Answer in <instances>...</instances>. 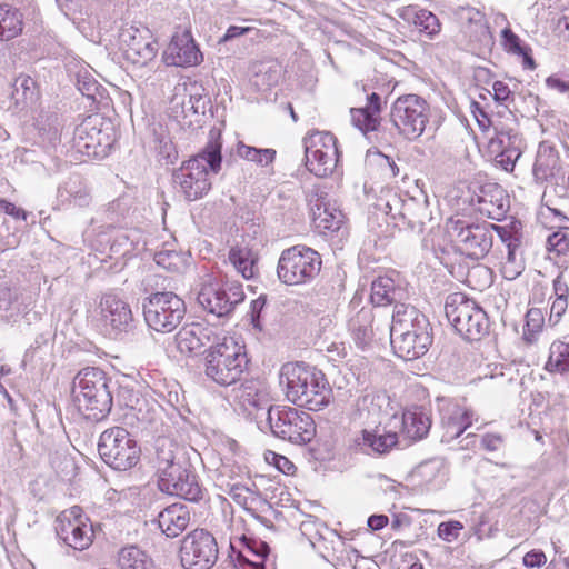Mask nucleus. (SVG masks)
<instances>
[{
  "instance_id": "nucleus-63",
  "label": "nucleus",
  "mask_w": 569,
  "mask_h": 569,
  "mask_svg": "<svg viewBox=\"0 0 569 569\" xmlns=\"http://www.w3.org/2000/svg\"><path fill=\"white\" fill-rule=\"evenodd\" d=\"M547 561L546 555L542 551L531 550L523 557V563L528 568L541 567Z\"/></svg>"
},
{
  "instance_id": "nucleus-56",
  "label": "nucleus",
  "mask_w": 569,
  "mask_h": 569,
  "mask_svg": "<svg viewBox=\"0 0 569 569\" xmlns=\"http://www.w3.org/2000/svg\"><path fill=\"white\" fill-rule=\"evenodd\" d=\"M502 42L508 52L513 54L522 53V50L526 48L520 44L519 37L511 31V29L506 28L501 31Z\"/></svg>"
},
{
  "instance_id": "nucleus-7",
  "label": "nucleus",
  "mask_w": 569,
  "mask_h": 569,
  "mask_svg": "<svg viewBox=\"0 0 569 569\" xmlns=\"http://www.w3.org/2000/svg\"><path fill=\"white\" fill-rule=\"evenodd\" d=\"M267 420L273 436L295 445H306L316 436L312 417L297 408L271 406L267 411Z\"/></svg>"
},
{
  "instance_id": "nucleus-43",
  "label": "nucleus",
  "mask_w": 569,
  "mask_h": 569,
  "mask_svg": "<svg viewBox=\"0 0 569 569\" xmlns=\"http://www.w3.org/2000/svg\"><path fill=\"white\" fill-rule=\"evenodd\" d=\"M503 192V189L497 184L483 187L479 196V203L482 204L481 210L492 218H496L495 214L502 216L506 212Z\"/></svg>"
},
{
  "instance_id": "nucleus-23",
  "label": "nucleus",
  "mask_w": 569,
  "mask_h": 569,
  "mask_svg": "<svg viewBox=\"0 0 569 569\" xmlns=\"http://www.w3.org/2000/svg\"><path fill=\"white\" fill-rule=\"evenodd\" d=\"M532 172L538 182L558 183L559 179L565 178L558 151L548 142L543 141L539 144Z\"/></svg>"
},
{
  "instance_id": "nucleus-62",
  "label": "nucleus",
  "mask_w": 569,
  "mask_h": 569,
  "mask_svg": "<svg viewBox=\"0 0 569 569\" xmlns=\"http://www.w3.org/2000/svg\"><path fill=\"white\" fill-rule=\"evenodd\" d=\"M0 210L8 216L13 217L14 219H21L26 221L28 217V213L23 209L16 207L14 203L6 199H0Z\"/></svg>"
},
{
  "instance_id": "nucleus-39",
  "label": "nucleus",
  "mask_w": 569,
  "mask_h": 569,
  "mask_svg": "<svg viewBox=\"0 0 569 569\" xmlns=\"http://www.w3.org/2000/svg\"><path fill=\"white\" fill-rule=\"evenodd\" d=\"M99 122V116H90L74 131L73 140L76 147L88 157L93 158V151H96V134L93 132H97V124Z\"/></svg>"
},
{
  "instance_id": "nucleus-53",
  "label": "nucleus",
  "mask_w": 569,
  "mask_h": 569,
  "mask_svg": "<svg viewBox=\"0 0 569 569\" xmlns=\"http://www.w3.org/2000/svg\"><path fill=\"white\" fill-rule=\"evenodd\" d=\"M133 248L134 242L131 239V233L129 231L119 232L111 244V250L122 256L131 252Z\"/></svg>"
},
{
  "instance_id": "nucleus-3",
  "label": "nucleus",
  "mask_w": 569,
  "mask_h": 569,
  "mask_svg": "<svg viewBox=\"0 0 569 569\" xmlns=\"http://www.w3.org/2000/svg\"><path fill=\"white\" fill-rule=\"evenodd\" d=\"M109 383L106 373L94 367L84 368L74 377L73 399L86 419L100 421L110 413L113 398Z\"/></svg>"
},
{
  "instance_id": "nucleus-8",
  "label": "nucleus",
  "mask_w": 569,
  "mask_h": 569,
  "mask_svg": "<svg viewBox=\"0 0 569 569\" xmlns=\"http://www.w3.org/2000/svg\"><path fill=\"white\" fill-rule=\"evenodd\" d=\"M320 254L306 246L297 244L282 251L277 267L279 279L290 286L312 281L321 270Z\"/></svg>"
},
{
  "instance_id": "nucleus-22",
  "label": "nucleus",
  "mask_w": 569,
  "mask_h": 569,
  "mask_svg": "<svg viewBox=\"0 0 569 569\" xmlns=\"http://www.w3.org/2000/svg\"><path fill=\"white\" fill-rule=\"evenodd\" d=\"M200 60L201 53L188 32L174 36L164 52V61L171 66L190 67Z\"/></svg>"
},
{
  "instance_id": "nucleus-50",
  "label": "nucleus",
  "mask_w": 569,
  "mask_h": 569,
  "mask_svg": "<svg viewBox=\"0 0 569 569\" xmlns=\"http://www.w3.org/2000/svg\"><path fill=\"white\" fill-rule=\"evenodd\" d=\"M154 261L159 267L171 272H179L184 264L181 254L173 250H161L157 252L154 254Z\"/></svg>"
},
{
  "instance_id": "nucleus-5",
  "label": "nucleus",
  "mask_w": 569,
  "mask_h": 569,
  "mask_svg": "<svg viewBox=\"0 0 569 569\" xmlns=\"http://www.w3.org/2000/svg\"><path fill=\"white\" fill-rule=\"evenodd\" d=\"M447 230L451 239L457 243L459 250L468 258L480 260L483 259L491 250L495 233L502 241L507 230L493 223H469L463 219H450L447 222Z\"/></svg>"
},
{
  "instance_id": "nucleus-64",
  "label": "nucleus",
  "mask_w": 569,
  "mask_h": 569,
  "mask_svg": "<svg viewBox=\"0 0 569 569\" xmlns=\"http://www.w3.org/2000/svg\"><path fill=\"white\" fill-rule=\"evenodd\" d=\"M553 295L555 298H563L568 299L569 295V286L568 282L565 279L563 272H560L555 279H553Z\"/></svg>"
},
{
  "instance_id": "nucleus-10",
  "label": "nucleus",
  "mask_w": 569,
  "mask_h": 569,
  "mask_svg": "<svg viewBox=\"0 0 569 569\" xmlns=\"http://www.w3.org/2000/svg\"><path fill=\"white\" fill-rule=\"evenodd\" d=\"M186 311L184 301L171 291L154 292L143 302L146 323L157 332L173 331L183 320Z\"/></svg>"
},
{
  "instance_id": "nucleus-47",
  "label": "nucleus",
  "mask_w": 569,
  "mask_h": 569,
  "mask_svg": "<svg viewBox=\"0 0 569 569\" xmlns=\"http://www.w3.org/2000/svg\"><path fill=\"white\" fill-rule=\"evenodd\" d=\"M543 323L545 317L542 310L539 308L529 309L526 313L522 339L529 345L537 342L538 335L541 332Z\"/></svg>"
},
{
  "instance_id": "nucleus-57",
  "label": "nucleus",
  "mask_w": 569,
  "mask_h": 569,
  "mask_svg": "<svg viewBox=\"0 0 569 569\" xmlns=\"http://www.w3.org/2000/svg\"><path fill=\"white\" fill-rule=\"evenodd\" d=\"M267 299L264 296H259L257 299L251 301L250 305V320L254 328L261 330V312L266 306Z\"/></svg>"
},
{
  "instance_id": "nucleus-37",
  "label": "nucleus",
  "mask_w": 569,
  "mask_h": 569,
  "mask_svg": "<svg viewBox=\"0 0 569 569\" xmlns=\"http://www.w3.org/2000/svg\"><path fill=\"white\" fill-rule=\"evenodd\" d=\"M397 442L398 436L396 432L385 430L381 432L379 429L372 431L363 430L361 438L357 440L359 446H363L371 452L379 455L387 453Z\"/></svg>"
},
{
  "instance_id": "nucleus-18",
  "label": "nucleus",
  "mask_w": 569,
  "mask_h": 569,
  "mask_svg": "<svg viewBox=\"0 0 569 569\" xmlns=\"http://www.w3.org/2000/svg\"><path fill=\"white\" fill-rule=\"evenodd\" d=\"M167 478L158 480L162 492L177 496L182 499L197 502L203 498V489L198 481V477L183 465L179 471L167 473Z\"/></svg>"
},
{
  "instance_id": "nucleus-48",
  "label": "nucleus",
  "mask_w": 569,
  "mask_h": 569,
  "mask_svg": "<svg viewBox=\"0 0 569 569\" xmlns=\"http://www.w3.org/2000/svg\"><path fill=\"white\" fill-rule=\"evenodd\" d=\"M93 133L96 134V151H93V158L102 159L109 154L114 142L112 128L110 124L103 128V121L102 118H100V122L97 124V132Z\"/></svg>"
},
{
  "instance_id": "nucleus-59",
  "label": "nucleus",
  "mask_w": 569,
  "mask_h": 569,
  "mask_svg": "<svg viewBox=\"0 0 569 569\" xmlns=\"http://www.w3.org/2000/svg\"><path fill=\"white\" fill-rule=\"evenodd\" d=\"M415 202L413 200H409L403 203V208L401 211V216L403 219L408 220V223L415 228L417 226L421 227L423 226V221L419 214H416L413 211Z\"/></svg>"
},
{
  "instance_id": "nucleus-14",
  "label": "nucleus",
  "mask_w": 569,
  "mask_h": 569,
  "mask_svg": "<svg viewBox=\"0 0 569 569\" xmlns=\"http://www.w3.org/2000/svg\"><path fill=\"white\" fill-rule=\"evenodd\" d=\"M216 538L204 529H196L181 541L180 561L184 569H211L218 559Z\"/></svg>"
},
{
  "instance_id": "nucleus-17",
  "label": "nucleus",
  "mask_w": 569,
  "mask_h": 569,
  "mask_svg": "<svg viewBox=\"0 0 569 569\" xmlns=\"http://www.w3.org/2000/svg\"><path fill=\"white\" fill-rule=\"evenodd\" d=\"M495 137L490 139V148L498 152L499 163L506 171L515 168L517 160L521 157L523 141L519 134L518 127L512 120L511 124H493Z\"/></svg>"
},
{
  "instance_id": "nucleus-36",
  "label": "nucleus",
  "mask_w": 569,
  "mask_h": 569,
  "mask_svg": "<svg viewBox=\"0 0 569 569\" xmlns=\"http://www.w3.org/2000/svg\"><path fill=\"white\" fill-rule=\"evenodd\" d=\"M23 17L19 9L8 3L0 4V41H9L21 34Z\"/></svg>"
},
{
  "instance_id": "nucleus-25",
  "label": "nucleus",
  "mask_w": 569,
  "mask_h": 569,
  "mask_svg": "<svg viewBox=\"0 0 569 569\" xmlns=\"http://www.w3.org/2000/svg\"><path fill=\"white\" fill-rule=\"evenodd\" d=\"M382 110V101L380 94L372 92L367 96V104L361 108H352L351 122L361 132L369 133L376 131L380 126V112Z\"/></svg>"
},
{
  "instance_id": "nucleus-20",
  "label": "nucleus",
  "mask_w": 569,
  "mask_h": 569,
  "mask_svg": "<svg viewBox=\"0 0 569 569\" xmlns=\"http://www.w3.org/2000/svg\"><path fill=\"white\" fill-rule=\"evenodd\" d=\"M390 342L395 353L403 360H413L423 356L432 342L430 331H426V325L418 326L417 332L406 335H390Z\"/></svg>"
},
{
  "instance_id": "nucleus-35",
  "label": "nucleus",
  "mask_w": 569,
  "mask_h": 569,
  "mask_svg": "<svg viewBox=\"0 0 569 569\" xmlns=\"http://www.w3.org/2000/svg\"><path fill=\"white\" fill-rule=\"evenodd\" d=\"M398 14L403 20L415 24L419 31L428 36H435L440 31V22L438 18L426 9H419L415 6L402 7L398 10Z\"/></svg>"
},
{
  "instance_id": "nucleus-41",
  "label": "nucleus",
  "mask_w": 569,
  "mask_h": 569,
  "mask_svg": "<svg viewBox=\"0 0 569 569\" xmlns=\"http://www.w3.org/2000/svg\"><path fill=\"white\" fill-rule=\"evenodd\" d=\"M58 198L61 202H68L80 208L89 206L91 201L88 188L78 178H71L60 187L58 189Z\"/></svg>"
},
{
  "instance_id": "nucleus-28",
  "label": "nucleus",
  "mask_w": 569,
  "mask_h": 569,
  "mask_svg": "<svg viewBox=\"0 0 569 569\" xmlns=\"http://www.w3.org/2000/svg\"><path fill=\"white\" fill-rule=\"evenodd\" d=\"M431 417L422 407H412L403 411L401 417V432L412 440L418 441L426 438L431 428Z\"/></svg>"
},
{
  "instance_id": "nucleus-55",
  "label": "nucleus",
  "mask_w": 569,
  "mask_h": 569,
  "mask_svg": "<svg viewBox=\"0 0 569 569\" xmlns=\"http://www.w3.org/2000/svg\"><path fill=\"white\" fill-rule=\"evenodd\" d=\"M463 529V526L459 521L441 522L438 527V535L445 541L451 542L456 540Z\"/></svg>"
},
{
  "instance_id": "nucleus-4",
  "label": "nucleus",
  "mask_w": 569,
  "mask_h": 569,
  "mask_svg": "<svg viewBox=\"0 0 569 569\" xmlns=\"http://www.w3.org/2000/svg\"><path fill=\"white\" fill-rule=\"evenodd\" d=\"M244 347L233 338L222 337L221 342L211 345L203 351V372L219 386H231L241 379L248 367Z\"/></svg>"
},
{
  "instance_id": "nucleus-6",
  "label": "nucleus",
  "mask_w": 569,
  "mask_h": 569,
  "mask_svg": "<svg viewBox=\"0 0 569 569\" xmlns=\"http://www.w3.org/2000/svg\"><path fill=\"white\" fill-rule=\"evenodd\" d=\"M445 315L466 340L478 341L489 332L487 313L473 300L460 292L447 297Z\"/></svg>"
},
{
  "instance_id": "nucleus-29",
  "label": "nucleus",
  "mask_w": 569,
  "mask_h": 569,
  "mask_svg": "<svg viewBox=\"0 0 569 569\" xmlns=\"http://www.w3.org/2000/svg\"><path fill=\"white\" fill-rule=\"evenodd\" d=\"M190 522V511L183 503H173L164 508L158 516L159 528L170 538L178 537Z\"/></svg>"
},
{
  "instance_id": "nucleus-30",
  "label": "nucleus",
  "mask_w": 569,
  "mask_h": 569,
  "mask_svg": "<svg viewBox=\"0 0 569 569\" xmlns=\"http://www.w3.org/2000/svg\"><path fill=\"white\" fill-rule=\"evenodd\" d=\"M456 18L461 30L471 41H483L489 34V28L485 14L472 7H459Z\"/></svg>"
},
{
  "instance_id": "nucleus-49",
  "label": "nucleus",
  "mask_w": 569,
  "mask_h": 569,
  "mask_svg": "<svg viewBox=\"0 0 569 569\" xmlns=\"http://www.w3.org/2000/svg\"><path fill=\"white\" fill-rule=\"evenodd\" d=\"M176 343L182 353L200 351V345L198 342L196 332V323L182 327L176 335Z\"/></svg>"
},
{
  "instance_id": "nucleus-24",
  "label": "nucleus",
  "mask_w": 569,
  "mask_h": 569,
  "mask_svg": "<svg viewBox=\"0 0 569 569\" xmlns=\"http://www.w3.org/2000/svg\"><path fill=\"white\" fill-rule=\"evenodd\" d=\"M473 422V412L459 405L446 408L441 418L442 442H450L460 437Z\"/></svg>"
},
{
  "instance_id": "nucleus-15",
  "label": "nucleus",
  "mask_w": 569,
  "mask_h": 569,
  "mask_svg": "<svg viewBox=\"0 0 569 569\" xmlns=\"http://www.w3.org/2000/svg\"><path fill=\"white\" fill-rule=\"evenodd\" d=\"M56 533L61 541L74 550H86L93 541V526L81 507L73 506L56 519Z\"/></svg>"
},
{
  "instance_id": "nucleus-60",
  "label": "nucleus",
  "mask_w": 569,
  "mask_h": 569,
  "mask_svg": "<svg viewBox=\"0 0 569 569\" xmlns=\"http://www.w3.org/2000/svg\"><path fill=\"white\" fill-rule=\"evenodd\" d=\"M363 401L370 402V412L372 413H379L383 407L387 408L389 406V397L385 393L368 395L363 398Z\"/></svg>"
},
{
  "instance_id": "nucleus-12",
  "label": "nucleus",
  "mask_w": 569,
  "mask_h": 569,
  "mask_svg": "<svg viewBox=\"0 0 569 569\" xmlns=\"http://www.w3.org/2000/svg\"><path fill=\"white\" fill-rule=\"evenodd\" d=\"M302 142L308 171L319 178L330 176L339 161L336 137L328 131H313L308 133Z\"/></svg>"
},
{
  "instance_id": "nucleus-61",
  "label": "nucleus",
  "mask_w": 569,
  "mask_h": 569,
  "mask_svg": "<svg viewBox=\"0 0 569 569\" xmlns=\"http://www.w3.org/2000/svg\"><path fill=\"white\" fill-rule=\"evenodd\" d=\"M77 86H78L79 91L88 98L93 99L96 92L98 91L97 81L90 77L78 78Z\"/></svg>"
},
{
  "instance_id": "nucleus-27",
  "label": "nucleus",
  "mask_w": 569,
  "mask_h": 569,
  "mask_svg": "<svg viewBox=\"0 0 569 569\" xmlns=\"http://www.w3.org/2000/svg\"><path fill=\"white\" fill-rule=\"evenodd\" d=\"M426 325V331H430V323L427 317L416 307L410 305H397L392 313L390 335H406L417 332L418 326Z\"/></svg>"
},
{
  "instance_id": "nucleus-44",
  "label": "nucleus",
  "mask_w": 569,
  "mask_h": 569,
  "mask_svg": "<svg viewBox=\"0 0 569 569\" xmlns=\"http://www.w3.org/2000/svg\"><path fill=\"white\" fill-rule=\"evenodd\" d=\"M120 569H153V561L137 546L122 548L118 555Z\"/></svg>"
},
{
  "instance_id": "nucleus-42",
  "label": "nucleus",
  "mask_w": 569,
  "mask_h": 569,
  "mask_svg": "<svg viewBox=\"0 0 569 569\" xmlns=\"http://www.w3.org/2000/svg\"><path fill=\"white\" fill-rule=\"evenodd\" d=\"M228 260L234 270L249 280L256 273V259L248 247L236 246L229 250Z\"/></svg>"
},
{
  "instance_id": "nucleus-11",
  "label": "nucleus",
  "mask_w": 569,
  "mask_h": 569,
  "mask_svg": "<svg viewBox=\"0 0 569 569\" xmlns=\"http://www.w3.org/2000/svg\"><path fill=\"white\" fill-rule=\"evenodd\" d=\"M98 451L101 459L116 470L132 468L140 457L137 441L122 427L104 430L99 439Z\"/></svg>"
},
{
  "instance_id": "nucleus-34",
  "label": "nucleus",
  "mask_w": 569,
  "mask_h": 569,
  "mask_svg": "<svg viewBox=\"0 0 569 569\" xmlns=\"http://www.w3.org/2000/svg\"><path fill=\"white\" fill-rule=\"evenodd\" d=\"M234 398L243 410L251 413L253 409L262 408L266 402L263 383L256 379L244 380L234 389Z\"/></svg>"
},
{
  "instance_id": "nucleus-26",
  "label": "nucleus",
  "mask_w": 569,
  "mask_h": 569,
  "mask_svg": "<svg viewBox=\"0 0 569 569\" xmlns=\"http://www.w3.org/2000/svg\"><path fill=\"white\" fill-rule=\"evenodd\" d=\"M181 449L168 438H159L156 443L154 465L159 480L167 478V473L179 471L184 462L181 457Z\"/></svg>"
},
{
  "instance_id": "nucleus-54",
  "label": "nucleus",
  "mask_w": 569,
  "mask_h": 569,
  "mask_svg": "<svg viewBox=\"0 0 569 569\" xmlns=\"http://www.w3.org/2000/svg\"><path fill=\"white\" fill-rule=\"evenodd\" d=\"M547 243L558 254L565 253L569 250V234L565 231L553 232L548 237Z\"/></svg>"
},
{
  "instance_id": "nucleus-31",
  "label": "nucleus",
  "mask_w": 569,
  "mask_h": 569,
  "mask_svg": "<svg viewBox=\"0 0 569 569\" xmlns=\"http://www.w3.org/2000/svg\"><path fill=\"white\" fill-rule=\"evenodd\" d=\"M311 212L313 226L320 233L336 232L340 230L343 223L342 212L331 209L319 198L316 199L315 203L311 200Z\"/></svg>"
},
{
  "instance_id": "nucleus-46",
  "label": "nucleus",
  "mask_w": 569,
  "mask_h": 569,
  "mask_svg": "<svg viewBox=\"0 0 569 569\" xmlns=\"http://www.w3.org/2000/svg\"><path fill=\"white\" fill-rule=\"evenodd\" d=\"M236 153L240 158L256 162L260 166H268L272 163L276 157V150L273 149H258L247 146L241 141L237 143Z\"/></svg>"
},
{
  "instance_id": "nucleus-16",
  "label": "nucleus",
  "mask_w": 569,
  "mask_h": 569,
  "mask_svg": "<svg viewBox=\"0 0 569 569\" xmlns=\"http://www.w3.org/2000/svg\"><path fill=\"white\" fill-rule=\"evenodd\" d=\"M119 50L124 60L134 67H144L153 61L158 43L147 28L122 27L118 34Z\"/></svg>"
},
{
  "instance_id": "nucleus-9",
  "label": "nucleus",
  "mask_w": 569,
  "mask_h": 569,
  "mask_svg": "<svg viewBox=\"0 0 569 569\" xmlns=\"http://www.w3.org/2000/svg\"><path fill=\"white\" fill-rule=\"evenodd\" d=\"M430 118L428 102L417 94H405L396 99L390 109V121L403 138L417 140L426 130Z\"/></svg>"
},
{
  "instance_id": "nucleus-51",
  "label": "nucleus",
  "mask_w": 569,
  "mask_h": 569,
  "mask_svg": "<svg viewBox=\"0 0 569 569\" xmlns=\"http://www.w3.org/2000/svg\"><path fill=\"white\" fill-rule=\"evenodd\" d=\"M117 399L121 406L138 412H142V407L147 403L144 399L139 397L138 392L128 387H120Z\"/></svg>"
},
{
  "instance_id": "nucleus-19",
  "label": "nucleus",
  "mask_w": 569,
  "mask_h": 569,
  "mask_svg": "<svg viewBox=\"0 0 569 569\" xmlns=\"http://www.w3.org/2000/svg\"><path fill=\"white\" fill-rule=\"evenodd\" d=\"M407 297L405 282L396 271L379 276L371 283L370 300L375 306L405 305Z\"/></svg>"
},
{
  "instance_id": "nucleus-40",
  "label": "nucleus",
  "mask_w": 569,
  "mask_h": 569,
  "mask_svg": "<svg viewBox=\"0 0 569 569\" xmlns=\"http://www.w3.org/2000/svg\"><path fill=\"white\" fill-rule=\"evenodd\" d=\"M246 550L240 551L238 559L248 563L253 569H266L264 560L267 559L270 547L262 540L243 537Z\"/></svg>"
},
{
  "instance_id": "nucleus-1",
  "label": "nucleus",
  "mask_w": 569,
  "mask_h": 569,
  "mask_svg": "<svg viewBox=\"0 0 569 569\" xmlns=\"http://www.w3.org/2000/svg\"><path fill=\"white\" fill-rule=\"evenodd\" d=\"M221 131L212 128L206 146L173 172V182L188 201L206 196L211 189L210 174H218L222 167Z\"/></svg>"
},
{
  "instance_id": "nucleus-52",
  "label": "nucleus",
  "mask_w": 569,
  "mask_h": 569,
  "mask_svg": "<svg viewBox=\"0 0 569 569\" xmlns=\"http://www.w3.org/2000/svg\"><path fill=\"white\" fill-rule=\"evenodd\" d=\"M196 332H197V339L200 345V349L202 347L208 346V348L211 345H216L218 342H221L222 338H220L214 329L209 326H202L200 323H196Z\"/></svg>"
},
{
  "instance_id": "nucleus-2",
  "label": "nucleus",
  "mask_w": 569,
  "mask_h": 569,
  "mask_svg": "<svg viewBox=\"0 0 569 569\" xmlns=\"http://www.w3.org/2000/svg\"><path fill=\"white\" fill-rule=\"evenodd\" d=\"M280 385L287 399L308 410H322L332 400V389L325 375L303 362H287L281 367Z\"/></svg>"
},
{
  "instance_id": "nucleus-13",
  "label": "nucleus",
  "mask_w": 569,
  "mask_h": 569,
  "mask_svg": "<svg viewBox=\"0 0 569 569\" xmlns=\"http://www.w3.org/2000/svg\"><path fill=\"white\" fill-rule=\"evenodd\" d=\"M197 300L208 313L222 318L231 315L237 305L244 300V292L238 281L209 280L201 286Z\"/></svg>"
},
{
  "instance_id": "nucleus-33",
  "label": "nucleus",
  "mask_w": 569,
  "mask_h": 569,
  "mask_svg": "<svg viewBox=\"0 0 569 569\" xmlns=\"http://www.w3.org/2000/svg\"><path fill=\"white\" fill-rule=\"evenodd\" d=\"M372 321L371 308L362 307L350 316L348 328L357 346L363 348L372 340Z\"/></svg>"
},
{
  "instance_id": "nucleus-38",
  "label": "nucleus",
  "mask_w": 569,
  "mask_h": 569,
  "mask_svg": "<svg viewBox=\"0 0 569 569\" xmlns=\"http://www.w3.org/2000/svg\"><path fill=\"white\" fill-rule=\"evenodd\" d=\"M545 369L550 373L569 371V335L555 340L549 348V357Z\"/></svg>"
},
{
  "instance_id": "nucleus-21",
  "label": "nucleus",
  "mask_w": 569,
  "mask_h": 569,
  "mask_svg": "<svg viewBox=\"0 0 569 569\" xmlns=\"http://www.w3.org/2000/svg\"><path fill=\"white\" fill-rule=\"evenodd\" d=\"M100 313L116 333L128 332L133 327V316L129 305L113 293L101 297Z\"/></svg>"
},
{
  "instance_id": "nucleus-58",
  "label": "nucleus",
  "mask_w": 569,
  "mask_h": 569,
  "mask_svg": "<svg viewBox=\"0 0 569 569\" xmlns=\"http://www.w3.org/2000/svg\"><path fill=\"white\" fill-rule=\"evenodd\" d=\"M568 308V299L555 298L550 307L549 322L557 325Z\"/></svg>"
},
{
  "instance_id": "nucleus-45",
  "label": "nucleus",
  "mask_w": 569,
  "mask_h": 569,
  "mask_svg": "<svg viewBox=\"0 0 569 569\" xmlns=\"http://www.w3.org/2000/svg\"><path fill=\"white\" fill-rule=\"evenodd\" d=\"M191 88L196 90V92H190L189 99L187 101L182 100L180 104V113L183 119H189L190 124L193 122V117L197 118L206 113L209 104V99L197 92L199 89L197 86H192ZM194 121L198 120L194 119Z\"/></svg>"
},
{
  "instance_id": "nucleus-32",
  "label": "nucleus",
  "mask_w": 569,
  "mask_h": 569,
  "mask_svg": "<svg viewBox=\"0 0 569 569\" xmlns=\"http://www.w3.org/2000/svg\"><path fill=\"white\" fill-rule=\"evenodd\" d=\"M447 466L443 459L433 458L420 463L415 476L420 478V485L426 490H437L442 487L447 480Z\"/></svg>"
}]
</instances>
